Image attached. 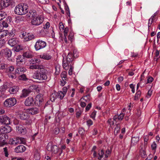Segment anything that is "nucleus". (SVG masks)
I'll use <instances>...</instances> for the list:
<instances>
[{"label":"nucleus","mask_w":160,"mask_h":160,"mask_svg":"<svg viewBox=\"0 0 160 160\" xmlns=\"http://www.w3.org/2000/svg\"><path fill=\"white\" fill-rule=\"evenodd\" d=\"M59 131V129L58 128H56L54 129V133L55 134H58Z\"/></svg>","instance_id":"obj_63"},{"label":"nucleus","mask_w":160,"mask_h":160,"mask_svg":"<svg viewBox=\"0 0 160 160\" xmlns=\"http://www.w3.org/2000/svg\"><path fill=\"white\" fill-rule=\"evenodd\" d=\"M68 90V88L66 87H63L62 89V92L65 94H66Z\"/></svg>","instance_id":"obj_54"},{"label":"nucleus","mask_w":160,"mask_h":160,"mask_svg":"<svg viewBox=\"0 0 160 160\" xmlns=\"http://www.w3.org/2000/svg\"><path fill=\"white\" fill-rule=\"evenodd\" d=\"M43 21V19L38 15L37 16L32 19L31 22L33 25L37 26L40 24Z\"/></svg>","instance_id":"obj_10"},{"label":"nucleus","mask_w":160,"mask_h":160,"mask_svg":"<svg viewBox=\"0 0 160 160\" xmlns=\"http://www.w3.org/2000/svg\"><path fill=\"white\" fill-rule=\"evenodd\" d=\"M11 87L10 83L7 82L4 83L2 86L1 87V91L2 92L4 91Z\"/></svg>","instance_id":"obj_18"},{"label":"nucleus","mask_w":160,"mask_h":160,"mask_svg":"<svg viewBox=\"0 0 160 160\" xmlns=\"http://www.w3.org/2000/svg\"><path fill=\"white\" fill-rule=\"evenodd\" d=\"M141 94V92L140 91H138L136 94L134 96V100H138L139 98L140 97Z\"/></svg>","instance_id":"obj_41"},{"label":"nucleus","mask_w":160,"mask_h":160,"mask_svg":"<svg viewBox=\"0 0 160 160\" xmlns=\"http://www.w3.org/2000/svg\"><path fill=\"white\" fill-rule=\"evenodd\" d=\"M124 116V114L123 113H121L118 116V120H122Z\"/></svg>","instance_id":"obj_49"},{"label":"nucleus","mask_w":160,"mask_h":160,"mask_svg":"<svg viewBox=\"0 0 160 160\" xmlns=\"http://www.w3.org/2000/svg\"><path fill=\"white\" fill-rule=\"evenodd\" d=\"M34 87L33 86H31L27 89H23L21 96V98L26 97L29 95L31 92H32L33 90L35 89Z\"/></svg>","instance_id":"obj_5"},{"label":"nucleus","mask_w":160,"mask_h":160,"mask_svg":"<svg viewBox=\"0 0 160 160\" xmlns=\"http://www.w3.org/2000/svg\"><path fill=\"white\" fill-rule=\"evenodd\" d=\"M18 87L17 86H14L11 88L10 87L9 92L11 94H15L18 91Z\"/></svg>","instance_id":"obj_24"},{"label":"nucleus","mask_w":160,"mask_h":160,"mask_svg":"<svg viewBox=\"0 0 160 160\" xmlns=\"http://www.w3.org/2000/svg\"><path fill=\"white\" fill-rule=\"evenodd\" d=\"M26 70V69L22 67H18L15 71L16 74H17L18 75L22 74L25 72Z\"/></svg>","instance_id":"obj_19"},{"label":"nucleus","mask_w":160,"mask_h":160,"mask_svg":"<svg viewBox=\"0 0 160 160\" xmlns=\"http://www.w3.org/2000/svg\"><path fill=\"white\" fill-rule=\"evenodd\" d=\"M92 106V103H90L88 105L86 108V110L87 111H88L90 108H91Z\"/></svg>","instance_id":"obj_56"},{"label":"nucleus","mask_w":160,"mask_h":160,"mask_svg":"<svg viewBox=\"0 0 160 160\" xmlns=\"http://www.w3.org/2000/svg\"><path fill=\"white\" fill-rule=\"evenodd\" d=\"M66 94L62 92V91H59L57 93L58 98L60 99H62Z\"/></svg>","instance_id":"obj_34"},{"label":"nucleus","mask_w":160,"mask_h":160,"mask_svg":"<svg viewBox=\"0 0 160 160\" xmlns=\"http://www.w3.org/2000/svg\"><path fill=\"white\" fill-rule=\"evenodd\" d=\"M22 56L24 58H32L33 57V55L32 52L28 51L24 52Z\"/></svg>","instance_id":"obj_22"},{"label":"nucleus","mask_w":160,"mask_h":160,"mask_svg":"<svg viewBox=\"0 0 160 160\" xmlns=\"http://www.w3.org/2000/svg\"><path fill=\"white\" fill-rule=\"evenodd\" d=\"M70 62H68L67 60L65 62L64 61V59L63 61V67L66 70H68L69 68V64Z\"/></svg>","instance_id":"obj_29"},{"label":"nucleus","mask_w":160,"mask_h":160,"mask_svg":"<svg viewBox=\"0 0 160 160\" xmlns=\"http://www.w3.org/2000/svg\"><path fill=\"white\" fill-rule=\"evenodd\" d=\"M11 144L17 145L18 144H25L26 140L24 138L21 137H17L12 139L10 140Z\"/></svg>","instance_id":"obj_3"},{"label":"nucleus","mask_w":160,"mask_h":160,"mask_svg":"<svg viewBox=\"0 0 160 160\" xmlns=\"http://www.w3.org/2000/svg\"><path fill=\"white\" fill-rule=\"evenodd\" d=\"M84 132V129L82 128H80L78 129V132L79 133L81 134L82 135L83 134Z\"/></svg>","instance_id":"obj_48"},{"label":"nucleus","mask_w":160,"mask_h":160,"mask_svg":"<svg viewBox=\"0 0 160 160\" xmlns=\"http://www.w3.org/2000/svg\"><path fill=\"white\" fill-rule=\"evenodd\" d=\"M157 146L156 144L154 142L151 145V147L152 149L154 150L156 149Z\"/></svg>","instance_id":"obj_60"},{"label":"nucleus","mask_w":160,"mask_h":160,"mask_svg":"<svg viewBox=\"0 0 160 160\" xmlns=\"http://www.w3.org/2000/svg\"><path fill=\"white\" fill-rule=\"evenodd\" d=\"M16 113H18V115L21 119L25 120L29 118L28 112L27 110L22 112L17 111Z\"/></svg>","instance_id":"obj_6"},{"label":"nucleus","mask_w":160,"mask_h":160,"mask_svg":"<svg viewBox=\"0 0 160 160\" xmlns=\"http://www.w3.org/2000/svg\"><path fill=\"white\" fill-rule=\"evenodd\" d=\"M3 150L5 155L6 157H8V150L7 147H5L3 148Z\"/></svg>","instance_id":"obj_47"},{"label":"nucleus","mask_w":160,"mask_h":160,"mask_svg":"<svg viewBox=\"0 0 160 160\" xmlns=\"http://www.w3.org/2000/svg\"><path fill=\"white\" fill-rule=\"evenodd\" d=\"M87 123L88 126H90L91 125H92L93 123L92 121L90 119L87 121Z\"/></svg>","instance_id":"obj_59"},{"label":"nucleus","mask_w":160,"mask_h":160,"mask_svg":"<svg viewBox=\"0 0 160 160\" xmlns=\"http://www.w3.org/2000/svg\"><path fill=\"white\" fill-rule=\"evenodd\" d=\"M10 22V21L9 19L3 21L2 23V27L5 28L8 27V23H9V22Z\"/></svg>","instance_id":"obj_35"},{"label":"nucleus","mask_w":160,"mask_h":160,"mask_svg":"<svg viewBox=\"0 0 160 160\" xmlns=\"http://www.w3.org/2000/svg\"><path fill=\"white\" fill-rule=\"evenodd\" d=\"M26 17L29 20L33 19L38 15V13L35 10H31L28 12H27Z\"/></svg>","instance_id":"obj_8"},{"label":"nucleus","mask_w":160,"mask_h":160,"mask_svg":"<svg viewBox=\"0 0 160 160\" xmlns=\"http://www.w3.org/2000/svg\"><path fill=\"white\" fill-rule=\"evenodd\" d=\"M40 70V72L34 73L33 76V78L40 81L46 80L47 78V76L46 74L47 70L45 69V67L44 66L42 69Z\"/></svg>","instance_id":"obj_1"},{"label":"nucleus","mask_w":160,"mask_h":160,"mask_svg":"<svg viewBox=\"0 0 160 160\" xmlns=\"http://www.w3.org/2000/svg\"><path fill=\"white\" fill-rule=\"evenodd\" d=\"M7 14L4 12H0V21L4 18L6 16Z\"/></svg>","instance_id":"obj_42"},{"label":"nucleus","mask_w":160,"mask_h":160,"mask_svg":"<svg viewBox=\"0 0 160 160\" xmlns=\"http://www.w3.org/2000/svg\"><path fill=\"white\" fill-rule=\"evenodd\" d=\"M23 49L22 46L20 45H18L16 46L13 49L14 51L18 52Z\"/></svg>","instance_id":"obj_37"},{"label":"nucleus","mask_w":160,"mask_h":160,"mask_svg":"<svg viewBox=\"0 0 160 160\" xmlns=\"http://www.w3.org/2000/svg\"><path fill=\"white\" fill-rule=\"evenodd\" d=\"M19 79L20 80L25 81L28 79L26 76L24 74H22L19 77Z\"/></svg>","instance_id":"obj_43"},{"label":"nucleus","mask_w":160,"mask_h":160,"mask_svg":"<svg viewBox=\"0 0 160 160\" xmlns=\"http://www.w3.org/2000/svg\"><path fill=\"white\" fill-rule=\"evenodd\" d=\"M50 27V23L49 22H47L43 27L44 29H47L48 28Z\"/></svg>","instance_id":"obj_55"},{"label":"nucleus","mask_w":160,"mask_h":160,"mask_svg":"<svg viewBox=\"0 0 160 160\" xmlns=\"http://www.w3.org/2000/svg\"><path fill=\"white\" fill-rule=\"evenodd\" d=\"M140 155L143 158H145L146 157V152L142 150L140 151Z\"/></svg>","instance_id":"obj_44"},{"label":"nucleus","mask_w":160,"mask_h":160,"mask_svg":"<svg viewBox=\"0 0 160 160\" xmlns=\"http://www.w3.org/2000/svg\"><path fill=\"white\" fill-rule=\"evenodd\" d=\"M23 38L26 41L31 40L34 38V36L29 33L26 32H23L22 34Z\"/></svg>","instance_id":"obj_13"},{"label":"nucleus","mask_w":160,"mask_h":160,"mask_svg":"<svg viewBox=\"0 0 160 160\" xmlns=\"http://www.w3.org/2000/svg\"><path fill=\"white\" fill-rule=\"evenodd\" d=\"M26 147L23 145H20L18 146L15 149V152L17 153L23 152L25 151Z\"/></svg>","instance_id":"obj_17"},{"label":"nucleus","mask_w":160,"mask_h":160,"mask_svg":"<svg viewBox=\"0 0 160 160\" xmlns=\"http://www.w3.org/2000/svg\"><path fill=\"white\" fill-rule=\"evenodd\" d=\"M25 104L27 106H32L34 104V101L33 98L29 97L25 100Z\"/></svg>","instance_id":"obj_15"},{"label":"nucleus","mask_w":160,"mask_h":160,"mask_svg":"<svg viewBox=\"0 0 160 160\" xmlns=\"http://www.w3.org/2000/svg\"><path fill=\"white\" fill-rule=\"evenodd\" d=\"M28 7L26 4H19L16 6L14 10L15 12L19 15L25 14L27 12Z\"/></svg>","instance_id":"obj_2"},{"label":"nucleus","mask_w":160,"mask_h":160,"mask_svg":"<svg viewBox=\"0 0 160 160\" xmlns=\"http://www.w3.org/2000/svg\"><path fill=\"white\" fill-rule=\"evenodd\" d=\"M44 66L42 65L35 64L31 65L30 66L29 68L31 69H38L40 70L43 68V67Z\"/></svg>","instance_id":"obj_23"},{"label":"nucleus","mask_w":160,"mask_h":160,"mask_svg":"<svg viewBox=\"0 0 160 160\" xmlns=\"http://www.w3.org/2000/svg\"><path fill=\"white\" fill-rule=\"evenodd\" d=\"M11 131V128L8 125H5L0 128V132L2 133H7L10 132Z\"/></svg>","instance_id":"obj_14"},{"label":"nucleus","mask_w":160,"mask_h":160,"mask_svg":"<svg viewBox=\"0 0 160 160\" xmlns=\"http://www.w3.org/2000/svg\"><path fill=\"white\" fill-rule=\"evenodd\" d=\"M14 3L12 0H2L1 5L2 8H5L9 5H12Z\"/></svg>","instance_id":"obj_11"},{"label":"nucleus","mask_w":160,"mask_h":160,"mask_svg":"<svg viewBox=\"0 0 160 160\" xmlns=\"http://www.w3.org/2000/svg\"><path fill=\"white\" fill-rule=\"evenodd\" d=\"M6 140L3 141H0V147H3L4 145L7 144Z\"/></svg>","instance_id":"obj_50"},{"label":"nucleus","mask_w":160,"mask_h":160,"mask_svg":"<svg viewBox=\"0 0 160 160\" xmlns=\"http://www.w3.org/2000/svg\"><path fill=\"white\" fill-rule=\"evenodd\" d=\"M8 138V136L7 135L3 133L2 134H0V141H4V140H6Z\"/></svg>","instance_id":"obj_31"},{"label":"nucleus","mask_w":160,"mask_h":160,"mask_svg":"<svg viewBox=\"0 0 160 160\" xmlns=\"http://www.w3.org/2000/svg\"><path fill=\"white\" fill-rule=\"evenodd\" d=\"M14 69V68L13 66H11L9 67H7L5 72L6 73H11V72L13 71Z\"/></svg>","instance_id":"obj_38"},{"label":"nucleus","mask_w":160,"mask_h":160,"mask_svg":"<svg viewBox=\"0 0 160 160\" xmlns=\"http://www.w3.org/2000/svg\"><path fill=\"white\" fill-rule=\"evenodd\" d=\"M153 79L151 77H149L148 78L147 80V83H149L153 81Z\"/></svg>","instance_id":"obj_53"},{"label":"nucleus","mask_w":160,"mask_h":160,"mask_svg":"<svg viewBox=\"0 0 160 160\" xmlns=\"http://www.w3.org/2000/svg\"><path fill=\"white\" fill-rule=\"evenodd\" d=\"M18 39L15 38H12L9 39L8 41V44L12 47L18 44Z\"/></svg>","instance_id":"obj_16"},{"label":"nucleus","mask_w":160,"mask_h":160,"mask_svg":"<svg viewBox=\"0 0 160 160\" xmlns=\"http://www.w3.org/2000/svg\"><path fill=\"white\" fill-rule=\"evenodd\" d=\"M46 43L45 42L39 40L36 42L35 48L36 50H38L43 48L46 47Z\"/></svg>","instance_id":"obj_9"},{"label":"nucleus","mask_w":160,"mask_h":160,"mask_svg":"<svg viewBox=\"0 0 160 160\" xmlns=\"http://www.w3.org/2000/svg\"><path fill=\"white\" fill-rule=\"evenodd\" d=\"M130 87L132 89V92L134 93L135 92V90L134 88V85L132 84L130 85Z\"/></svg>","instance_id":"obj_64"},{"label":"nucleus","mask_w":160,"mask_h":160,"mask_svg":"<svg viewBox=\"0 0 160 160\" xmlns=\"http://www.w3.org/2000/svg\"><path fill=\"white\" fill-rule=\"evenodd\" d=\"M7 66V65L4 63H1L0 64V69L6 70Z\"/></svg>","instance_id":"obj_45"},{"label":"nucleus","mask_w":160,"mask_h":160,"mask_svg":"<svg viewBox=\"0 0 160 160\" xmlns=\"http://www.w3.org/2000/svg\"><path fill=\"white\" fill-rule=\"evenodd\" d=\"M74 56L72 53H69L67 56V60L68 62H71L72 61V58Z\"/></svg>","instance_id":"obj_32"},{"label":"nucleus","mask_w":160,"mask_h":160,"mask_svg":"<svg viewBox=\"0 0 160 160\" xmlns=\"http://www.w3.org/2000/svg\"><path fill=\"white\" fill-rule=\"evenodd\" d=\"M17 132L22 134H24L26 132V129L22 126H20L17 127Z\"/></svg>","instance_id":"obj_21"},{"label":"nucleus","mask_w":160,"mask_h":160,"mask_svg":"<svg viewBox=\"0 0 160 160\" xmlns=\"http://www.w3.org/2000/svg\"><path fill=\"white\" fill-rule=\"evenodd\" d=\"M40 58L46 60H49L51 59V56L49 54L44 53L42 55H41L40 56Z\"/></svg>","instance_id":"obj_30"},{"label":"nucleus","mask_w":160,"mask_h":160,"mask_svg":"<svg viewBox=\"0 0 160 160\" xmlns=\"http://www.w3.org/2000/svg\"><path fill=\"white\" fill-rule=\"evenodd\" d=\"M108 122L111 128H113V126L114 125L113 121H112L111 119H110L108 120Z\"/></svg>","instance_id":"obj_46"},{"label":"nucleus","mask_w":160,"mask_h":160,"mask_svg":"<svg viewBox=\"0 0 160 160\" xmlns=\"http://www.w3.org/2000/svg\"><path fill=\"white\" fill-rule=\"evenodd\" d=\"M9 77L12 79L15 78L16 77L15 74L11 73L9 75Z\"/></svg>","instance_id":"obj_51"},{"label":"nucleus","mask_w":160,"mask_h":160,"mask_svg":"<svg viewBox=\"0 0 160 160\" xmlns=\"http://www.w3.org/2000/svg\"><path fill=\"white\" fill-rule=\"evenodd\" d=\"M4 53L5 56L7 58H10L11 56L12 52L11 50L6 48L4 51Z\"/></svg>","instance_id":"obj_26"},{"label":"nucleus","mask_w":160,"mask_h":160,"mask_svg":"<svg viewBox=\"0 0 160 160\" xmlns=\"http://www.w3.org/2000/svg\"><path fill=\"white\" fill-rule=\"evenodd\" d=\"M34 158L36 160H39L40 158V154L37 150H36L35 152Z\"/></svg>","instance_id":"obj_33"},{"label":"nucleus","mask_w":160,"mask_h":160,"mask_svg":"<svg viewBox=\"0 0 160 160\" xmlns=\"http://www.w3.org/2000/svg\"><path fill=\"white\" fill-rule=\"evenodd\" d=\"M68 32V28H65L64 30V36H66Z\"/></svg>","instance_id":"obj_57"},{"label":"nucleus","mask_w":160,"mask_h":160,"mask_svg":"<svg viewBox=\"0 0 160 160\" xmlns=\"http://www.w3.org/2000/svg\"><path fill=\"white\" fill-rule=\"evenodd\" d=\"M8 34L7 31H0V38H3L6 36Z\"/></svg>","instance_id":"obj_39"},{"label":"nucleus","mask_w":160,"mask_h":160,"mask_svg":"<svg viewBox=\"0 0 160 160\" xmlns=\"http://www.w3.org/2000/svg\"><path fill=\"white\" fill-rule=\"evenodd\" d=\"M39 2L42 4H45L48 3V0H38Z\"/></svg>","instance_id":"obj_62"},{"label":"nucleus","mask_w":160,"mask_h":160,"mask_svg":"<svg viewBox=\"0 0 160 160\" xmlns=\"http://www.w3.org/2000/svg\"><path fill=\"white\" fill-rule=\"evenodd\" d=\"M36 102L38 103H39V104H41V103L43 101V99L42 97L41 96V95L38 94L36 97L35 98Z\"/></svg>","instance_id":"obj_27"},{"label":"nucleus","mask_w":160,"mask_h":160,"mask_svg":"<svg viewBox=\"0 0 160 160\" xmlns=\"http://www.w3.org/2000/svg\"><path fill=\"white\" fill-rule=\"evenodd\" d=\"M110 153V151L109 149L107 150L106 151L105 157L106 158H108L109 154Z\"/></svg>","instance_id":"obj_61"},{"label":"nucleus","mask_w":160,"mask_h":160,"mask_svg":"<svg viewBox=\"0 0 160 160\" xmlns=\"http://www.w3.org/2000/svg\"><path fill=\"white\" fill-rule=\"evenodd\" d=\"M16 100L14 98H11L6 99L4 102V105L6 107H11L16 103Z\"/></svg>","instance_id":"obj_4"},{"label":"nucleus","mask_w":160,"mask_h":160,"mask_svg":"<svg viewBox=\"0 0 160 160\" xmlns=\"http://www.w3.org/2000/svg\"><path fill=\"white\" fill-rule=\"evenodd\" d=\"M104 154V151L102 149L101 150H99L98 151V153L99 157H98V159L100 160L103 157Z\"/></svg>","instance_id":"obj_40"},{"label":"nucleus","mask_w":160,"mask_h":160,"mask_svg":"<svg viewBox=\"0 0 160 160\" xmlns=\"http://www.w3.org/2000/svg\"><path fill=\"white\" fill-rule=\"evenodd\" d=\"M29 113L31 114H35L38 113L39 112L38 109L36 108H31L27 110Z\"/></svg>","instance_id":"obj_20"},{"label":"nucleus","mask_w":160,"mask_h":160,"mask_svg":"<svg viewBox=\"0 0 160 160\" xmlns=\"http://www.w3.org/2000/svg\"><path fill=\"white\" fill-rule=\"evenodd\" d=\"M96 112L95 111H94L92 113L91 115V117L93 119L95 118V115H96Z\"/></svg>","instance_id":"obj_52"},{"label":"nucleus","mask_w":160,"mask_h":160,"mask_svg":"<svg viewBox=\"0 0 160 160\" xmlns=\"http://www.w3.org/2000/svg\"><path fill=\"white\" fill-rule=\"evenodd\" d=\"M10 118L6 115L0 116V123H1L8 125L10 123Z\"/></svg>","instance_id":"obj_12"},{"label":"nucleus","mask_w":160,"mask_h":160,"mask_svg":"<svg viewBox=\"0 0 160 160\" xmlns=\"http://www.w3.org/2000/svg\"><path fill=\"white\" fill-rule=\"evenodd\" d=\"M66 72L65 71L63 72H62L61 75V76L63 82H61L62 83V86H63L65 83H66V82L65 81L66 80Z\"/></svg>","instance_id":"obj_25"},{"label":"nucleus","mask_w":160,"mask_h":160,"mask_svg":"<svg viewBox=\"0 0 160 160\" xmlns=\"http://www.w3.org/2000/svg\"><path fill=\"white\" fill-rule=\"evenodd\" d=\"M120 126L119 124L118 123L116 124V126L115 128L114 133L115 135H117L120 130Z\"/></svg>","instance_id":"obj_36"},{"label":"nucleus","mask_w":160,"mask_h":160,"mask_svg":"<svg viewBox=\"0 0 160 160\" xmlns=\"http://www.w3.org/2000/svg\"><path fill=\"white\" fill-rule=\"evenodd\" d=\"M47 149L48 151H51L54 153H57L58 152V148L57 146L52 145V142H49L47 146Z\"/></svg>","instance_id":"obj_7"},{"label":"nucleus","mask_w":160,"mask_h":160,"mask_svg":"<svg viewBox=\"0 0 160 160\" xmlns=\"http://www.w3.org/2000/svg\"><path fill=\"white\" fill-rule=\"evenodd\" d=\"M139 140V137L138 136L134 137L132 138L131 144L133 145L136 144Z\"/></svg>","instance_id":"obj_28"},{"label":"nucleus","mask_w":160,"mask_h":160,"mask_svg":"<svg viewBox=\"0 0 160 160\" xmlns=\"http://www.w3.org/2000/svg\"><path fill=\"white\" fill-rule=\"evenodd\" d=\"M73 38V34L72 33H70L69 36H68V39L69 40H70L72 42V40Z\"/></svg>","instance_id":"obj_58"}]
</instances>
